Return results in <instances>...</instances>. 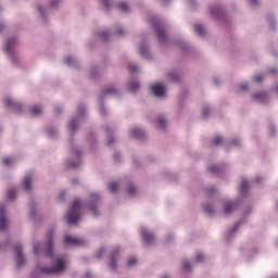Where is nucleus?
Wrapping results in <instances>:
<instances>
[{
    "instance_id": "f257e3e1",
    "label": "nucleus",
    "mask_w": 278,
    "mask_h": 278,
    "mask_svg": "<svg viewBox=\"0 0 278 278\" xmlns=\"http://www.w3.org/2000/svg\"><path fill=\"white\" fill-rule=\"evenodd\" d=\"M240 199L233 201H225L224 205V214L229 215L233 210H238L240 203H242V199H247L249 197V181L247 178L241 179V184L239 187Z\"/></svg>"
},
{
    "instance_id": "f03ea898",
    "label": "nucleus",
    "mask_w": 278,
    "mask_h": 278,
    "mask_svg": "<svg viewBox=\"0 0 278 278\" xmlns=\"http://www.w3.org/2000/svg\"><path fill=\"white\" fill-rule=\"evenodd\" d=\"M208 14H211L212 18L217 21V23H222L224 27H229L231 25V20L225 13V9L219 3H215L208 7Z\"/></svg>"
},
{
    "instance_id": "7ed1b4c3",
    "label": "nucleus",
    "mask_w": 278,
    "mask_h": 278,
    "mask_svg": "<svg viewBox=\"0 0 278 278\" xmlns=\"http://www.w3.org/2000/svg\"><path fill=\"white\" fill-rule=\"evenodd\" d=\"M70 153L76 157V161L73 159H67L66 166L67 168H73L75 170L84 164V161L81 160L84 152L77 146H75L73 138L70 139Z\"/></svg>"
},
{
    "instance_id": "20e7f679",
    "label": "nucleus",
    "mask_w": 278,
    "mask_h": 278,
    "mask_svg": "<svg viewBox=\"0 0 278 278\" xmlns=\"http://www.w3.org/2000/svg\"><path fill=\"white\" fill-rule=\"evenodd\" d=\"M150 23L154 27L159 42L161 45H164V42H168V35H166V30H164V20L152 15L150 18Z\"/></svg>"
},
{
    "instance_id": "39448f33",
    "label": "nucleus",
    "mask_w": 278,
    "mask_h": 278,
    "mask_svg": "<svg viewBox=\"0 0 278 278\" xmlns=\"http://www.w3.org/2000/svg\"><path fill=\"white\" fill-rule=\"evenodd\" d=\"M86 116V104L80 103L77 106L76 116L72 117L70 119V123L67 124V129L71 131V135L75 134L77 131V127H79V124L81 123V119Z\"/></svg>"
},
{
    "instance_id": "423d86ee",
    "label": "nucleus",
    "mask_w": 278,
    "mask_h": 278,
    "mask_svg": "<svg viewBox=\"0 0 278 278\" xmlns=\"http://www.w3.org/2000/svg\"><path fill=\"white\" fill-rule=\"evenodd\" d=\"M37 268L42 275H60V273H64V270H66V263L64 262V258H58L56 263L52 267L37 265Z\"/></svg>"
},
{
    "instance_id": "0eeeda50",
    "label": "nucleus",
    "mask_w": 278,
    "mask_h": 278,
    "mask_svg": "<svg viewBox=\"0 0 278 278\" xmlns=\"http://www.w3.org/2000/svg\"><path fill=\"white\" fill-rule=\"evenodd\" d=\"M81 212V201L75 200L66 215L67 225H77L79 223V213Z\"/></svg>"
},
{
    "instance_id": "6e6552de",
    "label": "nucleus",
    "mask_w": 278,
    "mask_h": 278,
    "mask_svg": "<svg viewBox=\"0 0 278 278\" xmlns=\"http://www.w3.org/2000/svg\"><path fill=\"white\" fill-rule=\"evenodd\" d=\"M108 94H115V97H121V91L114 89V87H109L101 91V93L99 94V112L101 116L108 115V111L105 110V105L103 104V101H105Z\"/></svg>"
},
{
    "instance_id": "1a4fd4ad",
    "label": "nucleus",
    "mask_w": 278,
    "mask_h": 278,
    "mask_svg": "<svg viewBox=\"0 0 278 278\" xmlns=\"http://www.w3.org/2000/svg\"><path fill=\"white\" fill-rule=\"evenodd\" d=\"M99 201H101V195L99 193H90L85 204L86 210L91 212L92 216L99 217Z\"/></svg>"
},
{
    "instance_id": "9d476101",
    "label": "nucleus",
    "mask_w": 278,
    "mask_h": 278,
    "mask_svg": "<svg viewBox=\"0 0 278 278\" xmlns=\"http://www.w3.org/2000/svg\"><path fill=\"white\" fill-rule=\"evenodd\" d=\"M18 40L15 37L9 38L7 40V43L4 46V51L9 55L11 62L13 64H18V58H16V54H14V47H16V43Z\"/></svg>"
},
{
    "instance_id": "9b49d317",
    "label": "nucleus",
    "mask_w": 278,
    "mask_h": 278,
    "mask_svg": "<svg viewBox=\"0 0 278 278\" xmlns=\"http://www.w3.org/2000/svg\"><path fill=\"white\" fill-rule=\"evenodd\" d=\"M61 0H50L49 4L47 7L37 5V11L40 14L43 23H47V14L48 12H51V10H55L58 5H60Z\"/></svg>"
},
{
    "instance_id": "f8f14e48",
    "label": "nucleus",
    "mask_w": 278,
    "mask_h": 278,
    "mask_svg": "<svg viewBox=\"0 0 278 278\" xmlns=\"http://www.w3.org/2000/svg\"><path fill=\"white\" fill-rule=\"evenodd\" d=\"M13 251H15V254L17 255L15 258L16 268H23L25 266V255H23V244L16 243L13 247Z\"/></svg>"
},
{
    "instance_id": "ddd939ff",
    "label": "nucleus",
    "mask_w": 278,
    "mask_h": 278,
    "mask_svg": "<svg viewBox=\"0 0 278 278\" xmlns=\"http://www.w3.org/2000/svg\"><path fill=\"white\" fill-rule=\"evenodd\" d=\"M121 253V247H115L110 254V262L109 267L111 270L116 271V268H118V265L116 262H118V255Z\"/></svg>"
},
{
    "instance_id": "4468645a",
    "label": "nucleus",
    "mask_w": 278,
    "mask_h": 278,
    "mask_svg": "<svg viewBox=\"0 0 278 278\" xmlns=\"http://www.w3.org/2000/svg\"><path fill=\"white\" fill-rule=\"evenodd\" d=\"M3 103L9 110L12 112H16V114H23V104L21 102H14V100L10 98H4Z\"/></svg>"
},
{
    "instance_id": "2eb2a0df",
    "label": "nucleus",
    "mask_w": 278,
    "mask_h": 278,
    "mask_svg": "<svg viewBox=\"0 0 278 278\" xmlns=\"http://www.w3.org/2000/svg\"><path fill=\"white\" fill-rule=\"evenodd\" d=\"M242 223H244V219H240L237 223H235V225L227 230L226 235H225V240L227 242H229V240H233V238H236V233H238V229H240V226L242 225Z\"/></svg>"
},
{
    "instance_id": "dca6fc26",
    "label": "nucleus",
    "mask_w": 278,
    "mask_h": 278,
    "mask_svg": "<svg viewBox=\"0 0 278 278\" xmlns=\"http://www.w3.org/2000/svg\"><path fill=\"white\" fill-rule=\"evenodd\" d=\"M140 236L147 245L153 244L155 242V235L153 232L147 231V228L144 227L140 228Z\"/></svg>"
},
{
    "instance_id": "f3484780",
    "label": "nucleus",
    "mask_w": 278,
    "mask_h": 278,
    "mask_svg": "<svg viewBox=\"0 0 278 278\" xmlns=\"http://www.w3.org/2000/svg\"><path fill=\"white\" fill-rule=\"evenodd\" d=\"M53 228L49 229L48 231V241H47V249L46 254L47 257H50V260H53Z\"/></svg>"
},
{
    "instance_id": "a211bd4d",
    "label": "nucleus",
    "mask_w": 278,
    "mask_h": 278,
    "mask_svg": "<svg viewBox=\"0 0 278 278\" xmlns=\"http://www.w3.org/2000/svg\"><path fill=\"white\" fill-rule=\"evenodd\" d=\"M29 207H30L29 216L31 220H34V223H38V202L36 201V199H30Z\"/></svg>"
},
{
    "instance_id": "6ab92c4d",
    "label": "nucleus",
    "mask_w": 278,
    "mask_h": 278,
    "mask_svg": "<svg viewBox=\"0 0 278 278\" xmlns=\"http://www.w3.org/2000/svg\"><path fill=\"white\" fill-rule=\"evenodd\" d=\"M225 168H227V165L225 163L218 164V165H211L208 167L210 173L212 175H215L216 177H223V174L225 173Z\"/></svg>"
},
{
    "instance_id": "aec40b11",
    "label": "nucleus",
    "mask_w": 278,
    "mask_h": 278,
    "mask_svg": "<svg viewBox=\"0 0 278 278\" xmlns=\"http://www.w3.org/2000/svg\"><path fill=\"white\" fill-rule=\"evenodd\" d=\"M64 244H66V247H81L86 244V241L81 239H75L72 236H65Z\"/></svg>"
},
{
    "instance_id": "412c9836",
    "label": "nucleus",
    "mask_w": 278,
    "mask_h": 278,
    "mask_svg": "<svg viewBox=\"0 0 278 278\" xmlns=\"http://www.w3.org/2000/svg\"><path fill=\"white\" fill-rule=\"evenodd\" d=\"M8 229V218H5V204H0V231Z\"/></svg>"
},
{
    "instance_id": "4be33fe9",
    "label": "nucleus",
    "mask_w": 278,
    "mask_h": 278,
    "mask_svg": "<svg viewBox=\"0 0 278 278\" xmlns=\"http://www.w3.org/2000/svg\"><path fill=\"white\" fill-rule=\"evenodd\" d=\"M130 136L131 138H135V140H139L140 142L147 140V134L141 128L130 129Z\"/></svg>"
},
{
    "instance_id": "5701e85b",
    "label": "nucleus",
    "mask_w": 278,
    "mask_h": 278,
    "mask_svg": "<svg viewBox=\"0 0 278 278\" xmlns=\"http://www.w3.org/2000/svg\"><path fill=\"white\" fill-rule=\"evenodd\" d=\"M151 90L154 97H157L159 99L166 94V87L162 84L152 85Z\"/></svg>"
},
{
    "instance_id": "b1692460",
    "label": "nucleus",
    "mask_w": 278,
    "mask_h": 278,
    "mask_svg": "<svg viewBox=\"0 0 278 278\" xmlns=\"http://www.w3.org/2000/svg\"><path fill=\"white\" fill-rule=\"evenodd\" d=\"M176 46L178 47V49H180L182 55H188V53L192 51V48H190L188 42H186V40L184 39L176 40Z\"/></svg>"
},
{
    "instance_id": "393cba45",
    "label": "nucleus",
    "mask_w": 278,
    "mask_h": 278,
    "mask_svg": "<svg viewBox=\"0 0 278 278\" xmlns=\"http://www.w3.org/2000/svg\"><path fill=\"white\" fill-rule=\"evenodd\" d=\"M252 99L257 103L266 104L268 103V93L266 92H255L252 94Z\"/></svg>"
},
{
    "instance_id": "a878e982",
    "label": "nucleus",
    "mask_w": 278,
    "mask_h": 278,
    "mask_svg": "<svg viewBox=\"0 0 278 278\" xmlns=\"http://www.w3.org/2000/svg\"><path fill=\"white\" fill-rule=\"evenodd\" d=\"M139 53L144 58V60H151V51L149 50V46L147 42H141L139 46Z\"/></svg>"
},
{
    "instance_id": "bb28decb",
    "label": "nucleus",
    "mask_w": 278,
    "mask_h": 278,
    "mask_svg": "<svg viewBox=\"0 0 278 278\" xmlns=\"http://www.w3.org/2000/svg\"><path fill=\"white\" fill-rule=\"evenodd\" d=\"M103 129L108 136L106 144H108V147H112V144L114 142V137H112V134H114V130H112L110 126H104Z\"/></svg>"
},
{
    "instance_id": "cd10ccee",
    "label": "nucleus",
    "mask_w": 278,
    "mask_h": 278,
    "mask_svg": "<svg viewBox=\"0 0 278 278\" xmlns=\"http://www.w3.org/2000/svg\"><path fill=\"white\" fill-rule=\"evenodd\" d=\"M64 62L67 66H71L72 68H77L78 66V62H77V59L73 58L72 55H67L65 56L64 59Z\"/></svg>"
},
{
    "instance_id": "c85d7f7f",
    "label": "nucleus",
    "mask_w": 278,
    "mask_h": 278,
    "mask_svg": "<svg viewBox=\"0 0 278 278\" xmlns=\"http://www.w3.org/2000/svg\"><path fill=\"white\" fill-rule=\"evenodd\" d=\"M23 186L26 192H31V174H28L24 177Z\"/></svg>"
},
{
    "instance_id": "c756f323",
    "label": "nucleus",
    "mask_w": 278,
    "mask_h": 278,
    "mask_svg": "<svg viewBox=\"0 0 278 278\" xmlns=\"http://www.w3.org/2000/svg\"><path fill=\"white\" fill-rule=\"evenodd\" d=\"M98 38H100V40H102V42H108V40H110V37L112 36V31L110 30H103L100 33H97Z\"/></svg>"
},
{
    "instance_id": "7c9ffc66",
    "label": "nucleus",
    "mask_w": 278,
    "mask_h": 278,
    "mask_svg": "<svg viewBox=\"0 0 278 278\" xmlns=\"http://www.w3.org/2000/svg\"><path fill=\"white\" fill-rule=\"evenodd\" d=\"M240 144H242V140H240L239 138H233L230 141H225L226 149H230V147H240Z\"/></svg>"
},
{
    "instance_id": "2f4dec72",
    "label": "nucleus",
    "mask_w": 278,
    "mask_h": 278,
    "mask_svg": "<svg viewBox=\"0 0 278 278\" xmlns=\"http://www.w3.org/2000/svg\"><path fill=\"white\" fill-rule=\"evenodd\" d=\"M194 33L200 38H204L205 37V27H203V25H201V24H195L194 25Z\"/></svg>"
},
{
    "instance_id": "473e14b6",
    "label": "nucleus",
    "mask_w": 278,
    "mask_h": 278,
    "mask_svg": "<svg viewBox=\"0 0 278 278\" xmlns=\"http://www.w3.org/2000/svg\"><path fill=\"white\" fill-rule=\"evenodd\" d=\"M140 89V83L138 81H130L128 83V90L132 93L138 92V90Z\"/></svg>"
},
{
    "instance_id": "72a5a7b5",
    "label": "nucleus",
    "mask_w": 278,
    "mask_h": 278,
    "mask_svg": "<svg viewBox=\"0 0 278 278\" xmlns=\"http://www.w3.org/2000/svg\"><path fill=\"white\" fill-rule=\"evenodd\" d=\"M156 124L157 129H160L161 131H164V129H166V119L164 117H159L156 119Z\"/></svg>"
},
{
    "instance_id": "f704fd0d",
    "label": "nucleus",
    "mask_w": 278,
    "mask_h": 278,
    "mask_svg": "<svg viewBox=\"0 0 278 278\" xmlns=\"http://www.w3.org/2000/svg\"><path fill=\"white\" fill-rule=\"evenodd\" d=\"M47 131H48L49 138H52L53 140L58 138V129L55 127L50 126Z\"/></svg>"
},
{
    "instance_id": "c9c22d12",
    "label": "nucleus",
    "mask_w": 278,
    "mask_h": 278,
    "mask_svg": "<svg viewBox=\"0 0 278 278\" xmlns=\"http://www.w3.org/2000/svg\"><path fill=\"white\" fill-rule=\"evenodd\" d=\"M202 210L203 212H205V214H208V215L214 214V206L210 203L203 204Z\"/></svg>"
},
{
    "instance_id": "e433bc0d",
    "label": "nucleus",
    "mask_w": 278,
    "mask_h": 278,
    "mask_svg": "<svg viewBox=\"0 0 278 278\" xmlns=\"http://www.w3.org/2000/svg\"><path fill=\"white\" fill-rule=\"evenodd\" d=\"M98 77H99V67L94 65L90 70V78L94 80V79H98Z\"/></svg>"
},
{
    "instance_id": "4c0bfd02",
    "label": "nucleus",
    "mask_w": 278,
    "mask_h": 278,
    "mask_svg": "<svg viewBox=\"0 0 278 278\" xmlns=\"http://www.w3.org/2000/svg\"><path fill=\"white\" fill-rule=\"evenodd\" d=\"M30 114L33 116H40V114H42V109L38 105H35L30 109Z\"/></svg>"
},
{
    "instance_id": "58836bf2",
    "label": "nucleus",
    "mask_w": 278,
    "mask_h": 278,
    "mask_svg": "<svg viewBox=\"0 0 278 278\" xmlns=\"http://www.w3.org/2000/svg\"><path fill=\"white\" fill-rule=\"evenodd\" d=\"M167 77L170 78L172 81H174L175 84H177L180 79L179 75L177 74V72H169L167 74Z\"/></svg>"
},
{
    "instance_id": "ea45409f",
    "label": "nucleus",
    "mask_w": 278,
    "mask_h": 278,
    "mask_svg": "<svg viewBox=\"0 0 278 278\" xmlns=\"http://www.w3.org/2000/svg\"><path fill=\"white\" fill-rule=\"evenodd\" d=\"M118 10H122V12H127L129 10V4L127 2H119L117 3Z\"/></svg>"
},
{
    "instance_id": "a19ab883",
    "label": "nucleus",
    "mask_w": 278,
    "mask_h": 278,
    "mask_svg": "<svg viewBox=\"0 0 278 278\" xmlns=\"http://www.w3.org/2000/svg\"><path fill=\"white\" fill-rule=\"evenodd\" d=\"M7 198L10 199L11 201H14V199H16V189H10L7 192Z\"/></svg>"
},
{
    "instance_id": "79ce46f5",
    "label": "nucleus",
    "mask_w": 278,
    "mask_h": 278,
    "mask_svg": "<svg viewBox=\"0 0 278 278\" xmlns=\"http://www.w3.org/2000/svg\"><path fill=\"white\" fill-rule=\"evenodd\" d=\"M219 144H223V137L217 136L212 140V146L219 147Z\"/></svg>"
},
{
    "instance_id": "37998d69",
    "label": "nucleus",
    "mask_w": 278,
    "mask_h": 278,
    "mask_svg": "<svg viewBox=\"0 0 278 278\" xmlns=\"http://www.w3.org/2000/svg\"><path fill=\"white\" fill-rule=\"evenodd\" d=\"M182 270H186L187 273H192V265H190V262L185 261L182 263Z\"/></svg>"
},
{
    "instance_id": "c03bdc74",
    "label": "nucleus",
    "mask_w": 278,
    "mask_h": 278,
    "mask_svg": "<svg viewBox=\"0 0 278 278\" xmlns=\"http://www.w3.org/2000/svg\"><path fill=\"white\" fill-rule=\"evenodd\" d=\"M109 192H113V193L118 192V184H116V182H111V184L109 185Z\"/></svg>"
},
{
    "instance_id": "a18cd8bd",
    "label": "nucleus",
    "mask_w": 278,
    "mask_h": 278,
    "mask_svg": "<svg viewBox=\"0 0 278 278\" xmlns=\"http://www.w3.org/2000/svg\"><path fill=\"white\" fill-rule=\"evenodd\" d=\"M270 29H275V16L273 14L267 15Z\"/></svg>"
},
{
    "instance_id": "49530a36",
    "label": "nucleus",
    "mask_w": 278,
    "mask_h": 278,
    "mask_svg": "<svg viewBox=\"0 0 278 278\" xmlns=\"http://www.w3.org/2000/svg\"><path fill=\"white\" fill-rule=\"evenodd\" d=\"M210 117V106L205 105L202 108V118H208Z\"/></svg>"
},
{
    "instance_id": "de8ad7c7",
    "label": "nucleus",
    "mask_w": 278,
    "mask_h": 278,
    "mask_svg": "<svg viewBox=\"0 0 278 278\" xmlns=\"http://www.w3.org/2000/svg\"><path fill=\"white\" fill-rule=\"evenodd\" d=\"M214 194H216V187L213 186L206 190V197H208V199H212Z\"/></svg>"
},
{
    "instance_id": "09e8293b",
    "label": "nucleus",
    "mask_w": 278,
    "mask_h": 278,
    "mask_svg": "<svg viewBox=\"0 0 278 278\" xmlns=\"http://www.w3.org/2000/svg\"><path fill=\"white\" fill-rule=\"evenodd\" d=\"M100 3L105 8V10H110L112 8V1L110 0H100Z\"/></svg>"
},
{
    "instance_id": "8fccbe9b",
    "label": "nucleus",
    "mask_w": 278,
    "mask_h": 278,
    "mask_svg": "<svg viewBox=\"0 0 278 278\" xmlns=\"http://www.w3.org/2000/svg\"><path fill=\"white\" fill-rule=\"evenodd\" d=\"M268 132H269V136L271 137L277 134V128H275V125L273 123H270L268 126Z\"/></svg>"
},
{
    "instance_id": "3c124183",
    "label": "nucleus",
    "mask_w": 278,
    "mask_h": 278,
    "mask_svg": "<svg viewBox=\"0 0 278 278\" xmlns=\"http://www.w3.org/2000/svg\"><path fill=\"white\" fill-rule=\"evenodd\" d=\"M33 253H34V255H39V253H40V243L39 242L34 243Z\"/></svg>"
},
{
    "instance_id": "603ef678",
    "label": "nucleus",
    "mask_w": 278,
    "mask_h": 278,
    "mask_svg": "<svg viewBox=\"0 0 278 278\" xmlns=\"http://www.w3.org/2000/svg\"><path fill=\"white\" fill-rule=\"evenodd\" d=\"M88 140H89V142H91L92 144H97V137L94 136V132H89V134H88Z\"/></svg>"
},
{
    "instance_id": "864d4df0",
    "label": "nucleus",
    "mask_w": 278,
    "mask_h": 278,
    "mask_svg": "<svg viewBox=\"0 0 278 278\" xmlns=\"http://www.w3.org/2000/svg\"><path fill=\"white\" fill-rule=\"evenodd\" d=\"M128 71H129V73L138 72V65H136V64H128Z\"/></svg>"
},
{
    "instance_id": "5fc2aeb1",
    "label": "nucleus",
    "mask_w": 278,
    "mask_h": 278,
    "mask_svg": "<svg viewBox=\"0 0 278 278\" xmlns=\"http://www.w3.org/2000/svg\"><path fill=\"white\" fill-rule=\"evenodd\" d=\"M250 212H253V207L252 206H247L243 210V218H247V216H249Z\"/></svg>"
},
{
    "instance_id": "6e6d98bb",
    "label": "nucleus",
    "mask_w": 278,
    "mask_h": 278,
    "mask_svg": "<svg viewBox=\"0 0 278 278\" xmlns=\"http://www.w3.org/2000/svg\"><path fill=\"white\" fill-rule=\"evenodd\" d=\"M103 253H105V248H101V249L97 252L96 257H97L98 260H101V258L103 257Z\"/></svg>"
},
{
    "instance_id": "4d7b16f0",
    "label": "nucleus",
    "mask_w": 278,
    "mask_h": 278,
    "mask_svg": "<svg viewBox=\"0 0 278 278\" xmlns=\"http://www.w3.org/2000/svg\"><path fill=\"white\" fill-rule=\"evenodd\" d=\"M56 199L58 201H61V202L64 201V199H66V191L62 190Z\"/></svg>"
},
{
    "instance_id": "13d9d810",
    "label": "nucleus",
    "mask_w": 278,
    "mask_h": 278,
    "mask_svg": "<svg viewBox=\"0 0 278 278\" xmlns=\"http://www.w3.org/2000/svg\"><path fill=\"white\" fill-rule=\"evenodd\" d=\"M136 262H137L136 257H130L127 261V266H129V267L136 266Z\"/></svg>"
},
{
    "instance_id": "bf43d9fd",
    "label": "nucleus",
    "mask_w": 278,
    "mask_h": 278,
    "mask_svg": "<svg viewBox=\"0 0 278 278\" xmlns=\"http://www.w3.org/2000/svg\"><path fill=\"white\" fill-rule=\"evenodd\" d=\"M262 79H264V76L262 74H258V75L254 76V78H253V80L256 84H262Z\"/></svg>"
},
{
    "instance_id": "052dcab7",
    "label": "nucleus",
    "mask_w": 278,
    "mask_h": 278,
    "mask_svg": "<svg viewBox=\"0 0 278 278\" xmlns=\"http://www.w3.org/2000/svg\"><path fill=\"white\" fill-rule=\"evenodd\" d=\"M127 192L130 197H134V194H136V187L130 186Z\"/></svg>"
},
{
    "instance_id": "680f3d73",
    "label": "nucleus",
    "mask_w": 278,
    "mask_h": 278,
    "mask_svg": "<svg viewBox=\"0 0 278 278\" xmlns=\"http://www.w3.org/2000/svg\"><path fill=\"white\" fill-rule=\"evenodd\" d=\"M195 262H197L198 264L203 263V254H197V255H195Z\"/></svg>"
},
{
    "instance_id": "e2e57ef3",
    "label": "nucleus",
    "mask_w": 278,
    "mask_h": 278,
    "mask_svg": "<svg viewBox=\"0 0 278 278\" xmlns=\"http://www.w3.org/2000/svg\"><path fill=\"white\" fill-rule=\"evenodd\" d=\"M2 163L4 164V166H10V164H12V159L5 157L3 159Z\"/></svg>"
},
{
    "instance_id": "0e129e2a",
    "label": "nucleus",
    "mask_w": 278,
    "mask_h": 278,
    "mask_svg": "<svg viewBox=\"0 0 278 278\" xmlns=\"http://www.w3.org/2000/svg\"><path fill=\"white\" fill-rule=\"evenodd\" d=\"M239 90H249V84L243 83V84L239 85Z\"/></svg>"
},
{
    "instance_id": "69168bd1",
    "label": "nucleus",
    "mask_w": 278,
    "mask_h": 278,
    "mask_svg": "<svg viewBox=\"0 0 278 278\" xmlns=\"http://www.w3.org/2000/svg\"><path fill=\"white\" fill-rule=\"evenodd\" d=\"M125 34V30L123 29V28H117L116 30H115V35L116 36H123Z\"/></svg>"
},
{
    "instance_id": "338daca9",
    "label": "nucleus",
    "mask_w": 278,
    "mask_h": 278,
    "mask_svg": "<svg viewBox=\"0 0 278 278\" xmlns=\"http://www.w3.org/2000/svg\"><path fill=\"white\" fill-rule=\"evenodd\" d=\"M62 106L61 105H56V106H54V112H55V114H62Z\"/></svg>"
},
{
    "instance_id": "774afa93",
    "label": "nucleus",
    "mask_w": 278,
    "mask_h": 278,
    "mask_svg": "<svg viewBox=\"0 0 278 278\" xmlns=\"http://www.w3.org/2000/svg\"><path fill=\"white\" fill-rule=\"evenodd\" d=\"M113 157H114L115 162H121V153L115 152V153L113 154Z\"/></svg>"
}]
</instances>
